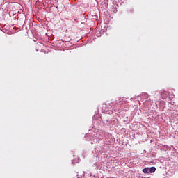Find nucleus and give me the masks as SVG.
Wrapping results in <instances>:
<instances>
[{"label": "nucleus", "instance_id": "20e7f679", "mask_svg": "<svg viewBox=\"0 0 178 178\" xmlns=\"http://www.w3.org/2000/svg\"><path fill=\"white\" fill-rule=\"evenodd\" d=\"M102 108H106V104H104Z\"/></svg>", "mask_w": 178, "mask_h": 178}, {"label": "nucleus", "instance_id": "7ed1b4c3", "mask_svg": "<svg viewBox=\"0 0 178 178\" xmlns=\"http://www.w3.org/2000/svg\"><path fill=\"white\" fill-rule=\"evenodd\" d=\"M143 173H150L149 172V168H145L143 170Z\"/></svg>", "mask_w": 178, "mask_h": 178}, {"label": "nucleus", "instance_id": "f257e3e1", "mask_svg": "<svg viewBox=\"0 0 178 178\" xmlns=\"http://www.w3.org/2000/svg\"><path fill=\"white\" fill-rule=\"evenodd\" d=\"M161 97L164 99H166L168 98V97H169V92H161Z\"/></svg>", "mask_w": 178, "mask_h": 178}, {"label": "nucleus", "instance_id": "f03ea898", "mask_svg": "<svg viewBox=\"0 0 178 178\" xmlns=\"http://www.w3.org/2000/svg\"><path fill=\"white\" fill-rule=\"evenodd\" d=\"M155 170H156V168L155 167L149 168V173H154V172H155Z\"/></svg>", "mask_w": 178, "mask_h": 178}]
</instances>
